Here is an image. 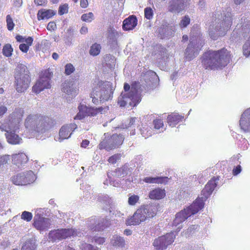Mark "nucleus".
I'll return each instance as SVG.
<instances>
[{
  "label": "nucleus",
  "instance_id": "obj_28",
  "mask_svg": "<svg viewBox=\"0 0 250 250\" xmlns=\"http://www.w3.org/2000/svg\"><path fill=\"white\" fill-rule=\"evenodd\" d=\"M56 12L51 9H42L38 11L37 18L38 20H48L56 15Z\"/></svg>",
  "mask_w": 250,
  "mask_h": 250
},
{
  "label": "nucleus",
  "instance_id": "obj_29",
  "mask_svg": "<svg viewBox=\"0 0 250 250\" xmlns=\"http://www.w3.org/2000/svg\"><path fill=\"white\" fill-rule=\"evenodd\" d=\"M183 118V116L174 113L167 116V122L170 126H174Z\"/></svg>",
  "mask_w": 250,
  "mask_h": 250
},
{
  "label": "nucleus",
  "instance_id": "obj_23",
  "mask_svg": "<svg viewBox=\"0 0 250 250\" xmlns=\"http://www.w3.org/2000/svg\"><path fill=\"white\" fill-rule=\"evenodd\" d=\"M239 125L244 132L250 131V108L246 110L242 114Z\"/></svg>",
  "mask_w": 250,
  "mask_h": 250
},
{
  "label": "nucleus",
  "instance_id": "obj_62",
  "mask_svg": "<svg viewBox=\"0 0 250 250\" xmlns=\"http://www.w3.org/2000/svg\"><path fill=\"white\" fill-rule=\"evenodd\" d=\"M206 1L204 0H200L199 1V6L201 9H203L206 7Z\"/></svg>",
  "mask_w": 250,
  "mask_h": 250
},
{
  "label": "nucleus",
  "instance_id": "obj_8",
  "mask_svg": "<svg viewBox=\"0 0 250 250\" xmlns=\"http://www.w3.org/2000/svg\"><path fill=\"white\" fill-rule=\"evenodd\" d=\"M114 89L111 83L108 82H99L91 94L92 102L98 104L100 102L108 101L112 98Z\"/></svg>",
  "mask_w": 250,
  "mask_h": 250
},
{
  "label": "nucleus",
  "instance_id": "obj_24",
  "mask_svg": "<svg viewBox=\"0 0 250 250\" xmlns=\"http://www.w3.org/2000/svg\"><path fill=\"white\" fill-rule=\"evenodd\" d=\"M188 217H189V214L185 209L182 210L176 214V216L174 220H173L172 225L173 226L178 227V231H179L182 228V223L185 221Z\"/></svg>",
  "mask_w": 250,
  "mask_h": 250
},
{
  "label": "nucleus",
  "instance_id": "obj_18",
  "mask_svg": "<svg viewBox=\"0 0 250 250\" xmlns=\"http://www.w3.org/2000/svg\"><path fill=\"white\" fill-rule=\"evenodd\" d=\"M175 26L165 23L158 29V36L161 39L169 38L172 37L175 32Z\"/></svg>",
  "mask_w": 250,
  "mask_h": 250
},
{
  "label": "nucleus",
  "instance_id": "obj_2",
  "mask_svg": "<svg viewBox=\"0 0 250 250\" xmlns=\"http://www.w3.org/2000/svg\"><path fill=\"white\" fill-rule=\"evenodd\" d=\"M230 8H228L227 13L223 15L219 12H216L212 17V21L208 28L210 37L213 40H216L219 37L224 36L230 28L231 23V14Z\"/></svg>",
  "mask_w": 250,
  "mask_h": 250
},
{
  "label": "nucleus",
  "instance_id": "obj_57",
  "mask_svg": "<svg viewBox=\"0 0 250 250\" xmlns=\"http://www.w3.org/2000/svg\"><path fill=\"white\" fill-rule=\"evenodd\" d=\"M107 175H108V177L109 179L110 184L114 187L118 186V185H119L118 182L112 180V179H111L112 175H111V174H110V173H108Z\"/></svg>",
  "mask_w": 250,
  "mask_h": 250
},
{
  "label": "nucleus",
  "instance_id": "obj_63",
  "mask_svg": "<svg viewBox=\"0 0 250 250\" xmlns=\"http://www.w3.org/2000/svg\"><path fill=\"white\" fill-rule=\"evenodd\" d=\"M88 1L87 0H81V6L82 8H86L88 6Z\"/></svg>",
  "mask_w": 250,
  "mask_h": 250
},
{
  "label": "nucleus",
  "instance_id": "obj_1",
  "mask_svg": "<svg viewBox=\"0 0 250 250\" xmlns=\"http://www.w3.org/2000/svg\"><path fill=\"white\" fill-rule=\"evenodd\" d=\"M23 110L21 108L16 109L8 117L0 124V129L6 132L5 136L7 142L13 145L20 143L21 139L15 133L20 128V124L21 121Z\"/></svg>",
  "mask_w": 250,
  "mask_h": 250
},
{
  "label": "nucleus",
  "instance_id": "obj_64",
  "mask_svg": "<svg viewBox=\"0 0 250 250\" xmlns=\"http://www.w3.org/2000/svg\"><path fill=\"white\" fill-rule=\"evenodd\" d=\"M16 39L18 42H24L25 38L21 35H17Z\"/></svg>",
  "mask_w": 250,
  "mask_h": 250
},
{
  "label": "nucleus",
  "instance_id": "obj_43",
  "mask_svg": "<svg viewBox=\"0 0 250 250\" xmlns=\"http://www.w3.org/2000/svg\"><path fill=\"white\" fill-rule=\"evenodd\" d=\"M81 19L85 22H91L94 19V15L92 12L82 15Z\"/></svg>",
  "mask_w": 250,
  "mask_h": 250
},
{
  "label": "nucleus",
  "instance_id": "obj_20",
  "mask_svg": "<svg viewBox=\"0 0 250 250\" xmlns=\"http://www.w3.org/2000/svg\"><path fill=\"white\" fill-rule=\"evenodd\" d=\"M187 0H171L168 7V11L178 14L185 9Z\"/></svg>",
  "mask_w": 250,
  "mask_h": 250
},
{
  "label": "nucleus",
  "instance_id": "obj_26",
  "mask_svg": "<svg viewBox=\"0 0 250 250\" xmlns=\"http://www.w3.org/2000/svg\"><path fill=\"white\" fill-rule=\"evenodd\" d=\"M137 24V19L135 16H130L125 19L123 23V28L124 30H130L134 29Z\"/></svg>",
  "mask_w": 250,
  "mask_h": 250
},
{
  "label": "nucleus",
  "instance_id": "obj_49",
  "mask_svg": "<svg viewBox=\"0 0 250 250\" xmlns=\"http://www.w3.org/2000/svg\"><path fill=\"white\" fill-rule=\"evenodd\" d=\"M75 70V68L71 63H68L65 66V73L69 75L73 73Z\"/></svg>",
  "mask_w": 250,
  "mask_h": 250
},
{
  "label": "nucleus",
  "instance_id": "obj_30",
  "mask_svg": "<svg viewBox=\"0 0 250 250\" xmlns=\"http://www.w3.org/2000/svg\"><path fill=\"white\" fill-rule=\"evenodd\" d=\"M168 178L167 177H145L143 181L146 183L148 184H163L167 182Z\"/></svg>",
  "mask_w": 250,
  "mask_h": 250
},
{
  "label": "nucleus",
  "instance_id": "obj_11",
  "mask_svg": "<svg viewBox=\"0 0 250 250\" xmlns=\"http://www.w3.org/2000/svg\"><path fill=\"white\" fill-rule=\"evenodd\" d=\"M203 44L200 37H192L190 38V43L185 52V57L187 61H190L198 55Z\"/></svg>",
  "mask_w": 250,
  "mask_h": 250
},
{
  "label": "nucleus",
  "instance_id": "obj_9",
  "mask_svg": "<svg viewBox=\"0 0 250 250\" xmlns=\"http://www.w3.org/2000/svg\"><path fill=\"white\" fill-rule=\"evenodd\" d=\"M16 88L18 92H24L29 87L30 82L28 71L26 66L19 65L15 76Z\"/></svg>",
  "mask_w": 250,
  "mask_h": 250
},
{
  "label": "nucleus",
  "instance_id": "obj_41",
  "mask_svg": "<svg viewBox=\"0 0 250 250\" xmlns=\"http://www.w3.org/2000/svg\"><path fill=\"white\" fill-rule=\"evenodd\" d=\"M64 216V214L62 212H61L59 210H55L54 211L50 219L52 220V221H56V219L61 220Z\"/></svg>",
  "mask_w": 250,
  "mask_h": 250
},
{
  "label": "nucleus",
  "instance_id": "obj_16",
  "mask_svg": "<svg viewBox=\"0 0 250 250\" xmlns=\"http://www.w3.org/2000/svg\"><path fill=\"white\" fill-rule=\"evenodd\" d=\"M87 224L91 230L100 231L108 227L110 223L107 219L93 217L88 220Z\"/></svg>",
  "mask_w": 250,
  "mask_h": 250
},
{
  "label": "nucleus",
  "instance_id": "obj_40",
  "mask_svg": "<svg viewBox=\"0 0 250 250\" xmlns=\"http://www.w3.org/2000/svg\"><path fill=\"white\" fill-rule=\"evenodd\" d=\"M13 51V48L11 45L9 44H6L3 48L2 52L3 54L6 57H10L12 55V52Z\"/></svg>",
  "mask_w": 250,
  "mask_h": 250
},
{
  "label": "nucleus",
  "instance_id": "obj_7",
  "mask_svg": "<svg viewBox=\"0 0 250 250\" xmlns=\"http://www.w3.org/2000/svg\"><path fill=\"white\" fill-rule=\"evenodd\" d=\"M25 128L31 133H43L51 128L49 119L35 114H30L26 118Z\"/></svg>",
  "mask_w": 250,
  "mask_h": 250
},
{
  "label": "nucleus",
  "instance_id": "obj_46",
  "mask_svg": "<svg viewBox=\"0 0 250 250\" xmlns=\"http://www.w3.org/2000/svg\"><path fill=\"white\" fill-rule=\"evenodd\" d=\"M190 23V19L188 16H184L181 20L179 25L181 28L187 27Z\"/></svg>",
  "mask_w": 250,
  "mask_h": 250
},
{
  "label": "nucleus",
  "instance_id": "obj_3",
  "mask_svg": "<svg viewBox=\"0 0 250 250\" xmlns=\"http://www.w3.org/2000/svg\"><path fill=\"white\" fill-rule=\"evenodd\" d=\"M143 91L139 82H134L130 85L125 83L123 91L118 98V104L121 107L127 108L135 106L141 101V93Z\"/></svg>",
  "mask_w": 250,
  "mask_h": 250
},
{
  "label": "nucleus",
  "instance_id": "obj_35",
  "mask_svg": "<svg viewBox=\"0 0 250 250\" xmlns=\"http://www.w3.org/2000/svg\"><path fill=\"white\" fill-rule=\"evenodd\" d=\"M25 176V185L33 183L36 179V176L32 171H28L25 172H22Z\"/></svg>",
  "mask_w": 250,
  "mask_h": 250
},
{
  "label": "nucleus",
  "instance_id": "obj_5",
  "mask_svg": "<svg viewBox=\"0 0 250 250\" xmlns=\"http://www.w3.org/2000/svg\"><path fill=\"white\" fill-rule=\"evenodd\" d=\"M219 181L218 177H213L209 180L202 191L201 197L197 198L193 204L185 208L189 216L197 213L204 206V201L210 195Z\"/></svg>",
  "mask_w": 250,
  "mask_h": 250
},
{
  "label": "nucleus",
  "instance_id": "obj_6",
  "mask_svg": "<svg viewBox=\"0 0 250 250\" xmlns=\"http://www.w3.org/2000/svg\"><path fill=\"white\" fill-rule=\"evenodd\" d=\"M158 206L157 204L141 206L133 215L126 221L128 225H137L156 215Z\"/></svg>",
  "mask_w": 250,
  "mask_h": 250
},
{
  "label": "nucleus",
  "instance_id": "obj_32",
  "mask_svg": "<svg viewBox=\"0 0 250 250\" xmlns=\"http://www.w3.org/2000/svg\"><path fill=\"white\" fill-rule=\"evenodd\" d=\"M111 243L114 246L123 247L125 245V241L121 236L115 235L111 240Z\"/></svg>",
  "mask_w": 250,
  "mask_h": 250
},
{
  "label": "nucleus",
  "instance_id": "obj_33",
  "mask_svg": "<svg viewBox=\"0 0 250 250\" xmlns=\"http://www.w3.org/2000/svg\"><path fill=\"white\" fill-rule=\"evenodd\" d=\"M139 131L142 137L145 139L149 137L152 135L151 129L146 125H142L139 127Z\"/></svg>",
  "mask_w": 250,
  "mask_h": 250
},
{
  "label": "nucleus",
  "instance_id": "obj_4",
  "mask_svg": "<svg viewBox=\"0 0 250 250\" xmlns=\"http://www.w3.org/2000/svg\"><path fill=\"white\" fill-rule=\"evenodd\" d=\"M230 54L225 48L218 51H209L205 53L202 59V64L206 69L222 68L229 62Z\"/></svg>",
  "mask_w": 250,
  "mask_h": 250
},
{
  "label": "nucleus",
  "instance_id": "obj_25",
  "mask_svg": "<svg viewBox=\"0 0 250 250\" xmlns=\"http://www.w3.org/2000/svg\"><path fill=\"white\" fill-rule=\"evenodd\" d=\"M28 157L24 153L13 154L12 156V161L14 165L18 167H21L28 161Z\"/></svg>",
  "mask_w": 250,
  "mask_h": 250
},
{
  "label": "nucleus",
  "instance_id": "obj_39",
  "mask_svg": "<svg viewBox=\"0 0 250 250\" xmlns=\"http://www.w3.org/2000/svg\"><path fill=\"white\" fill-rule=\"evenodd\" d=\"M74 37L71 33L64 37V43L66 46H70L72 45Z\"/></svg>",
  "mask_w": 250,
  "mask_h": 250
},
{
  "label": "nucleus",
  "instance_id": "obj_60",
  "mask_svg": "<svg viewBox=\"0 0 250 250\" xmlns=\"http://www.w3.org/2000/svg\"><path fill=\"white\" fill-rule=\"evenodd\" d=\"M94 240L95 243L99 244H102L104 242V238L103 237L95 238Z\"/></svg>",
  "mask_w": 250,
  "mask_h": 250
},
{
  "label": "nucleus",
  "instance_id": "obj_21",
  "mask_svg": "<svg viewBox=\"0 0 250 250\" xmlns=\"http://www.w3.org/2000/svg\"><path fill=\"white\" fill-rule=\"evenodd\" d=\"M158 76L156 73L153 71L148 70L146 71L143 76V80L145 81L146 83L144 84L141 80L142 84H141V89L143 90L146 89V86H148V89L151 87V84L154 83L155 81L158 79Z\"/></svg>",
  "mask_w": 250,
  "mask_h": 250
},
{
  "label": "nucleus",
  "instance_id": "obj_22",
  "mask_svg": "<svg viewBox=\"0 0 250 250\" xmlns=\"http://www.w3.org/2000/svg\"><path fill=\"white\" fill-rule=\"evenodd\" d=\"M77 128L76 124H69L62 126L59 132L58 141L62 142L64 139H68L70 137L72 132Z\"/></svg>",
  "mask_w": 250,
  "mask_h": 250
},
{
  "label": "nucleus",
  "instance_id": "obj_12",
  "mask_svg": "<svg viewBox=\"0 0 250 250\" xmlns=\"http://www.w3.org/2000/svg\"><path fill=\"white\" fill-rule=\"evenodd\" d=\"M124 137L120 134H113L107 140L103 141L99 145L100 149L104 148L107 151L114 149L121 145L124 140Z\"/></svg>",
  "mask_w": 250,
  "mask_h": 250
},
{
  "label": "nucleus",
  "instance_id": "obj_19",
  "mask_svg": "<svg viewBox=\"0 0 250 250\" xmlns=\"http://www.w3.org/2000/svg\"><path fill=\"white\" fill-rule=\"evenodd\" d=\"M62 91L70 96H75L78 94V89L77 88L76 83L72 81H66L62 85Z\"/></svg>",
  "mask_w": 250,
  "mask_h": 250
},
{
  "label": "nucleus",
  "instance_id": "obj_54",
  "mask_svg": "<svg viewBox=\"0 0 250 250\" xmlns=\"http://www.w3.org/2000/svg\"><path fill=\"white\" fill-rule=\"evenodd\" d=\"M56 28V24L55 22L51 21L49 22L47 26V29L48 30L52 31L54 30Z\"/></svg>",
  "mask_w": 250,
  "mask_h": 250
},
{
  "label": "nucleus",
  "instance_id": "obj_59",
  "mask_svg": "<svg viewBox=\"0 0 250 250\" xmlns=\"http://www.w3.org/2000/svg\"><path fill=\"white\" fill-rule=\"evenodd\" d=\"M241 171V168L240 166H238L233 169V174L234 175H236L239 174Z\"/></svg>",
  "mask_w": 250,
  "mask_h": 250
},
{
  "label": "nucleus",
  "instance_id": "obj_53",
  "mask_svg": "<svg viewBox=\"0 0 250 250\" xmlns=\"http://www.w3.org/2000/svg\"><path fill=\"white\" fill-rule=\"evenodd\" d=\"M136 120V118H131L129 119L128 123H127L126 124H125V125H123V128H127L128 127H131L132 125H134L135 121Z\"/></svg>",
  "mask_w": 250,
  "mask_h": 250
},
{
  "label": "nucleus",
  "instance_id": "obj_36",
  "mask_svg": "<svg viewBox=\"0 0 250 250\" xmlns=\"http://www.w3.org/2000/svg\"><path fill=\"white\" fill-rule=\"evenodd\" d=\"M10 160V156L9 155H0V173L5 168V165L7 164Z\"/></svg>",
  "mask_w": 250,
  "mask_h": 250
},
{
  "label": "nucleus",
  "instance_id": "obj_52",
  "mask_svg": "<svg viewBox=\"0 0 250 250\" xmlns=\"http://www.w3.org/2000/svg\"><path fill=\"white\" fill-rule=\"evenodd\" d=\"M82 250H97L96 248H94L91 245L84 243L82 245Z\"/></svg>",
  "mask_w": 250,
  "mask_h": 250
},
{
  "label": "nucleus",
  "instance_id": "obj_61",
  "mask_svg": "<svg viewBox=\"0 0 250 250\" xmlns=\"http://www.w3.org/2000/svg\"><path fill=\"white\" fill-rule=\"evenodd\" d=\"M6 111V107L3 105H0V116H2Z\"/></svg>",
  "mask_w": 250,
  "mask_h": 250
},
{
  "label": "nucleus",
  "instance_id": "obj_48",
  "mask_svg": "<svg viewBox=\"0 0 250 250\" xmlns=\"http://www.w3.org/2000/svg\"><path fill=\"white\" fill-rule=\"evenodd\" d=\"M153 124L154 125V128L156 129H160L162 128V131H163L164 123L163 121L161 119H156L153 121Z\"/></svg>",
  "mask_w": 250,
  "mask_h": 250
},
{
  "label": "nucleus",
  "instance_id": "obj_45",
  "mask_svg": "<svg viewBox=\"0 0 250 250\" xmlns=\"http://www.w3.org/2000/svg\"><path fill=\"white\" fill-rule=\"evenodd\" d=\"M6 24L8 30L12 31L14 27L15 24L13 22L12 18L9 15L6 16Z\"/></svg>",
  "mask_w": 250,
  "mask_h": 250
},
{
  "label": "nucleus",
  "instance_id": "obj_58",
  "mask_svg": "<svg viewBox=\"0 0 250 250\" xmlns=\"http://www.w3.org/2000/svg\"><path fill=\"white\" fill-rule=\"evenodd\" d=\"M33 41V39L31 37H29L26 39L25 38V40H24V42H25L26 43V44L27 45H28V47H29V46H31L32 45Z\"/></svg>",
  "mask_w": 250,
  "mask_h": 250
},
{
  "label": "nucleus",
  "instance_id": "obj_51",
  "mask_svg": "<svg viewBox=\"0 0 250 250\" xmlns=\"http://www.w3.org/2000/svg\"><path fill=\"white\" fill-rule=\"evenodd\" d=\"M120 158V154H115L111 156L108 159V162L111 164H115Z\"/></svg>",
  "mask_w": 250,
  "mask_h": 250
},
{
  "label": "nucleus",
  "instance_id": "obj_13",
  "mask_svg": "<svg viewBox=\"0 0 250 250\" xmlns=\"http://www.w3.org/2000/svg\"><path fill=\"white\" fill-rule=\"evenodd\" d=\"M51 78V73L49 72V70L45 71L33 86V92L38 94L45 89L50 88V80Z\"/></svg>",
  "mask_w": 250,
  "mask_h": 250
},
{
  "label": "nucleus",
  "instance_id": "obj_27",
  "mask_svg": "<svg viewBox=\"0 0 250 250\" xmlns=\"http://www.w3.org/2000/svg\"><path fill=\"white\" fill-rule=\"evenodd\" d=\"M131 168L127 165H125L122 167L116 169L115 171L110 173L113 176L116 177H124L127 175L130 174Z\"/></svg>",
  "mask_w": 250,
  "mask_h": 250
},
{
  "label": "nucleus",
  "instance_id": "obj_37",
  "mask_svg": "<svg viewBox=\"0 0 250 250\" xmlns=\"http://www.w3.org/2000/svg\"><path fill=\"white\" fill-rule=\"evenodd\" d=\"M101 49L100 44L98 43L93 44L90 48L89 54L93 56H97L99 54Z\"/></svg>",
  "mask_w": 250,
  "mask_h": 250
},
{
  "label": "nucleus",
  "instance_id": "obj_15",
  "mask_svg": "<svg viewBox=\"0 0 250 250\" xmlns=\"http://www.w3.org/2000/svg\"><path fill=\"white\" fill-rule=\"evenodd\" d=\"M78 109L79 111L75 117V119L81 120L86 116H94L98 113H103L104 112L103 110L105 109V108L103 107L96 108L88 107L85 105L81 104L79 106Z\"/></svg>",
  "mask_w": 250,
  "mask_h": 250
},
{
  "label": "nucleus",
  "instance_id": "obj_44",
  "mask_svg": "<svg viewBox=\"0 0 250 250\" xmlns=\"http://www.w3.org/2000/svg\"><path fill=\"white\" fill-rule=\"evenodd\" d=\"M33 218V215L31 212L24 211L22 212L21 215V218L27 222L30 221Z\"/></svg>",
  "mask_w": 250,
  "mask_h": 250
},
{
  "label": "nucleus",
  "instance_id": "obj_56",
  "mask_svg": "<svg viewBox=\"0 0 250 250\" xmlns=\"http://www.w3.org/2000/svg\"><path fill=\"white\" fill-rule=\"evenodd\" d=\"M107 34L108 38L112 39L115 37V35L117 34V32L115 31V30L110 29V30L108 31Z\"/></svg>",
  "mask_w": 250,
  "mask_h": 250
},
{
  "label": "nucleus",
  "instance_id": "obj_55",
  "mask_svg": "<svg viewBox=\"0 0 250 250\" xmlns=\"http://www.w3.org/2000/svg\"><path fill=\"white\" fill-rule=\"evenodd\" d=\"M20 49L24 53H26L29 50L28 45L25 43H21L19 46Z\"/></svg>",
  "mask_w": 250,
  "mask_h": 250
},
{
  "label": "nucleus",
  "instance_id": "obj_50",
  "mask_svg": "<svg viewBox=\"0 0 250 250\" xmlns=\"http://www.w3.org/2000/svg\"><path fill=\"white\" fill-rule=\"evenodd\" d=\"M68 5L67 4H64L62 5H61L59 9V14L62 15L68 12Z\"/></svg>",
  "mask_w": 250,
  "mask_h": 250
},
{
  "label": "nucleus",
  "instance_id": "obj_38",
  "mask_svg": "<svg viewBox=\"0 0 250 250\" xmlns=\"http://www.w3.org/2000/svg\"><path fill=\"white\" fill-rule=\"evenodd\" d=\"M36 248L34 240H29L25 242L22 247L21 250H35Z\"/></svg>",
  "mask_w": 250,
  "mask_h": 250
},
{
  "label": "nucleus",
  "instance_id": "obj_14",
  "mask_svg": "<svg viewBox=\"0 0 250 250\" xmlns=\"http://www.w3.org/2000/svg\"><path fill=\"white\" fill-rule=\"evenodd\" d=\"M175 238V235L173 232L167 233L156 239L154 241L153 246L156 250H163L173 242Z\"/></svg>",
  "mask_w": 250,
  "mask_h": 250
},
{
  "label": "nucleus",
  "instance_id": "obj_34",
  "mask_svg": "<svg viewBox=\"0 0 250 250\" xmlns=\"http://www.w3.org/2000/svg\"><path fill=\"white\" fill-rule=\"evenodd\" d=\"M25 176L22 173H20L13 176L12 179L13 183L16 185H25Z\"/></svg>",
  "mask_w": 250,
  "mask_h": 250
},
{
  "label": "nucleus",
  "instance_id": "obj_31",
  "mask_svg": "<svg viewBox=\"0 0 250 250\" xmlns=\"http://www.w3.org/2000/svg\"><path fill=\"white\" fill-rule=\"evenodd\" d=\"M165 195V190L159 188L151 190L149 193V197L152 199L159 200L164 198Z\"/></svg>",
  "mask_w": 250,
  "mask_h": 250
},
{
  "label": "nucleus",
  "instance_id": "obj_47",
  "mask_svg": "<svg viewBox=\"0 0 250 250\" xmlns=\"http://www.w3.org/2000/svg\"><path fill=\"white\" fill-rule=\"evenodd\" d=\"M145 16L147 19L150 20L152 19L153 12L150 7H146L145 9Z\"/></svg>",
  "mask_w": 250,
  "mask_h": 250
},
{
  "label": "nucleus",
  "instance_id": "obj_42",
  "mask_svg": "<svg viewBox=\"0 0 250 250\" xmlns=\"http://www.w3.org/2000/svg\"><path fill=\"white\" fill-rule=\"evenodd\" d=\"M139 200V196L135 194L132 195L128 199V204L130 206H135Z\"/></svg>",
  "mask_w": 250,
  "mask_h": 250
},
{
  "label": "nucleus",
  "instance_id": "obj_17",
  "mask_svg": "<svg viewBox=\"0 0 250 250\" xmlns=\"http://www.w3.org/2000/svg\"><path fill=\"white\" fill-rule=\"evenodd\" d=\"M34 227L39 230H43L49 228L52 223L51 219L44 218L37 213L34 217Z\"/></svg>",
  "mask_w": 250,
  "mask_h": 250
},
{
  "label": "nucleus",
  "instance_id": "obj_10",
  "mask_svg": "<svg viewBox=\"0 0 250 250\" xmlns=\"http://www.w3.org/2000/svg\"><path fill=\"white\" fill-rule=\"evenodd\" d=\"M83 233L74 229H55L49 233V239L53 241H59L71 236L81 237Z\"/></svg>",
  "mask_w": 250,
  "mask_h": 250
}]
</instances>
